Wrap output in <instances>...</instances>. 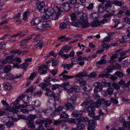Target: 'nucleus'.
Wrapping results in <instances>:
<instances>
[{"label":"nucleus","mask_w":130,"mask_h":130,"mask_svg":"<svg viewBox=\"0 0 130 130\" xmlns=\"http://www.w3.org/2000/svg\"><path fill=\"white\" fill-rule=\"evenodd\" d=\"M79 87L77 86H74L71 87L70 89L66 90L67 92L72 97L68 99L67 102L68 103H70L73 104L76 103V100L77 99V97L75 95H74L73 94L75 92L80 91Z\"/></svg>","instance_id":"f257e3e1"},{"label":"nucleus","mask_w":130,"mask_h":130,"mask_svg":"<svg viewBox=\"0 0 130 130\" xmlns=\"http://www.w3.org/2000/svg\"><path fill=\"white\" fill-rule=\"evenodd\" d=\"M29 97L27 95H22L19 96L17 99V100L15 101L14 104H17L20 101L21 99L23 100V101L24 103V105L26 106V107H25L26 108L28 106V108L30 111L33 110L34 109V107L31 105H26L28 102Z\"/></svg>","instance_id":"f03ea898"},{"label":"nucleus","mask_w":130,"mask_h":130,"mask_svg":"<svg viewBox=\"0 0 130 130\" xmlns=\"http://www.w3.org/2000/svg\"><path fill=\"white\" fill-rule=\"evenodd\" d=\"M71 19L72 20H80V21H82V20H88L87 15L83 13H73L70 15Z\"/></svg>","instance_id":"7ed1b4c3"},{"label":"nucleus","mask_w":130,"mask_h":130,"mask_svg":"<svg viewBox=\"0 0 130 130\" xmlns=\"http://www.w3.org/2000/svg\"><path fill=\"white\" fill-rule=\"evenodd\" d=\"M26 107V106L24 105H20L18 106H14L12 107H9V105L8 104L4 105L3 108L5 110H8L13 113H17L19 111L18 109H20L21 108H24Z\"/></svg>","instance_id":"20e7f679"},{"label":"nucleus","mask_w":130,"mask_h":130,"mask_svg":"<svg viewBox=\"0 0 130 130\" xmlns=\"http://www.w3.org/2000/svg\"><path fill=\"white\" fill-rule=\"evenodd\" d=\"M64 108V107L63 106H59L57 108H55L54 112L52 113V111L51 109L46 110L44 111V112L45 115L49 116L51 115L53 117H54L57 115H59L60 114V112L62 111Z\"/></svg>","instance_id":"39448f33"},{"label":"nucleus","mask_w":130,"mask_h":130,"mask_svg":"<svg viewBox=\"0 0 130 130\" xmlns=\"http://www.w3.org/2000/svg\"><path fill=\"white\" fill-rule=\"evenodd\" d=\"M90 121L88 118L84 117L79 118L71 119L69 120L68 121L72 123L77 124L81 122H88V124Z\"/></svg>","instance_id":"423d86ee"},{"label":"nucleus","mask_w":130,"mask_h":130,"mask_svg":"<svg viewBox=\"0 0 130 130\" xmlns=\"http://www.w3.org/2000/svg\"><path fill=\"white\" fill-rule=\"evenodd\" d=\"M101 102L99 101H97L96 103H94L91 104H89L87 107V110L89 112H92L95 110V108H98L101 105Z\"/></svg>","instance_id":"0eeeda50"},{"label":"nucleus","mask_w":130,"mask_h":130,"mask_svg":"<svg viewBox=\"0 0 130 130\" xmlns=\"http://www.w3.org/2000/svg\"><path fill=\"white\" fill-rule=\"evenodd\" d=\"M88 20H82V21H80L79 20L78 22H73L72 23V25L76 27H79L82 28L86 27L88 25Z\"/></svg>","instance_id":"6e6552de"},{"label":"nucleus","mask_w":130,"mask_h":130,"mask_svg":"<svg viewBox=\"0 0 130 130\" xmlns=\"http://www.w3.org/2000/svg\"><path fill=\"white\" fill-rule=\"evenodd\" d=\"M56 8V9L51 16L52 19L53 20H57L59 17L61 12H62L63 11V10L58 6H57Z\"/></svg>","instance_id":"1a4fd4ad"},{"label":"nucleus","mask_w":130,"mask_h":130,"mask_svg":"<svg viewBox=\"0 0 130 130\" xmlns=\"http://www.w3.org/2000/svg\"><path fill=\"white\" fill-rule=\"evenodd\" d=\"M124 12V11H120L117 14L115 15L114 18L113 19V21L115 22V25L113 27L116 28L118 26V25L120 21L119 19H117V18L118 17V18H121L122 14Z\"/></svg>","instance_id":"9d476101"},{"label":"nucleus","mask_w":130,"mask_h":130,"mask_svg":"<svg viewBox=\"0 0 130 130\" xmlns=\"http://www.w3.org/2000/svg\"><path fill=\"white\" fill-rule=\"evenodd\" d=\"M41 22V20L40 18H35L31 21L30 24L32 26H36Z\"/></svg>","instance_id":"9b49d317"},{"label":"nucleus","mask_w":130,"mask_h":130,"mask_svg":"<svg viewBox=\"0 0 130 130\" xmlns=\"http://www.w3.org/2000/svg\"><path fill=\"white\" fill-rule=\"evenodd\" d=\"M13 56L12 55H10L7 57L6 59L3 60L1 61V63L3 64H4L7 63H13V60L12 58Z\"/></svg>","instance_id":"f8f14e48"},{"label":"nucleus","mask_w":130,"mask_h":130,"mask_svg":"<svg viewBox=\"0 0 130 130\" xmlns=\"http://www.w3.org/2000/svg\"><path fill=\"white\" fill-rule=\"evenodd\" d=\"M119 51V50L116 51L115 52V54L111 56L110 59L109 61V63H112L116 61V59H117L118 56V53Z\"/></svg>","instance_id":"ddd939ff"},{"label":"nucleus","mask_w":130,"mask_h":130,"mask_svg":"<svg viewBox=\"0 0 130 130\" xmlns=\"http://www.w3.org/2000/svg\"><path fill=\"white\" fill-rule=\"evenodd\" d=\"M95 85H97L94 90V91L95 93L97 92L102 90L103 85L101 83L98 82H96L95 83Z\"/></svg>","instance_id":"4468645a"},{"label":"nucleus","mask_w":130,"mask_h":130,"mask_svg":"<svg viewBox=\"0 0 130 130\" xmlns=\"http://www.w3.org/2000/svg\"><path fill=\"white\" fill-rule=\"evenodd\" d=\"M96 124L95 121L94 120H90L88 123V130H95V125Z\"/></svg>","instance_id":"2eb2a0df"},{"label":"nucleus","mask_w":130,"mask_h":130,"mask_svg":"<svg viewBox=\"0 0 130 130\" xmlns=\"http://www.w3.org/2000/svg\"><path fill=\"white\" fill-rule=\"evenodd\" d=\"M12 59L13 60V62L14 61L17 62L16 63H14V64L12 67L13 68H19V64L22 62L20 58L19 57H17Z\"/></svg>","instance_id":"dca6fc26"},{"label":"nucleus","mask_w":130,"mask_h":130,"mask_svg":"<svg viewBox=\"0 0 130 130\" xmlns=\"http://www.w3.org/2000/svg\"><path fill=\"white\" fill-rule=\"evenodd\" d=\"M26 122L27 123V126L31 129H34L35 127L34 124V120H26Z\"/></svg>","instance_id":"f3484780"},{"label":"nucleus","mask_w":130,"mask_h":130,"mask_svg":"<svg viewBox=\"0 0 130 130\" xmlns=\"http://www.w3.org/2000/svg\"><path fill=\"white\" fill-rule=\"evenodd\" d=\"M63 106L64 107V108L66 110H73L74 109L72 104L70 103H68L67 101V103H65L63 105Z\"/></svg>","instance_id":"a211bd4d"},{"label":"nucleus","mask_w":130,"mask_h":130,"mask_svg":"<svg viewBox=\"0 0 130 130\" xmlns=\"http://www.w3.org/2000/svg\"><path fill=\"white\" fill-rule=\"evenodd\" d=\"M74 80L75 82L79 83L81 87H83L86 85V82L82 79L76 78Z\"/></svg>","instance_id":"6ab92c4d"},{"label":"nucleus","mask_w":130,"mask_h":130,"mask_svg":"<svg viewBox=\"0 0 130 130\" xmlns=\"http://www.w3.org/2000/svg\"><path fill=\"white\" fill-rule=\"evenodd\" d=\"M47 67L45 65L42 66L39 68V70L41 71V74H44L47 73Z\"/></svg>","instance_id":"aec40b11"},{"label":"nucleus","mask_w":130,"mask_h":130,"mask_svg":"<svg viewBox=\"0 0 130 130\" xmlns=\"http://www.w3.org/2000/svg\"><path fill=\"white\" fill-rule=\"evenodd\" d=\"M82 114V111H81L75 110L72 112L71 114V115L74 117H78L81 116Z\"/></svg>","instance_id":"412c9836"},{"label":"nucleus","mask_w":130,"mask_h":130,"mask_svg":"<svg viewBox=\"0 0 130 130\" xmlns=\"http://www.w3.org/2000/svg\"><path fill=\"white\" fill-rule=\"evenodd\" d=\"M114 89L111 88H109L106 91H104L103 94L104 96H106L108 94L111 95L113 94Z\"/></svg>","instance_id":"4be33fe9"},{"label":"nucleus","mask_w":130,"mask_h":130,"mask_svg":"<svg viewBox=\"0 0 130 130\" xmlns=\"http://www.w3.org/2000/svg\"><path fill=\"white\" fill-rule=\"evenodd\" d=\"M106 55H105L102 56V57L101 58V60L99 61L96 62V63L97 64L100 65H102L103 64L105 63L106 62V60L104 58L103 59L104 57H106Z\"/></svg>","instance_id":"5701e85b"},{"label":"nucleus","mask_w":130,"mask_h":130,"mask_svg":"<svg viewBox=\"0 0 130 130\" xmlns=\"http://www.w3.org/2000/svg\"><path fill=\"white\" fill-rule=\"evenodd\" d=\"M83 6L79 3H77L75 4L74 7V10L76 13H78V12L80 10V7Z\"/></svg>","instance_id":"b1692460"},{"label":"nucleus","mask_w":130,"mask_h":130,"mask_svg":"<svg viewBox=\"0 0 130 130\" xmlns=\"http://www.w3.org/2000/svg\"><path fill=\"white\" fill-rule=\"evenodd\" d=\"M101 24L100 22L97 20L91 22L90 24V25L92 27H97L100 25Z\"/></svg>","instance_id":"393cba45"},{"label":"nucleus","mask_w":130,"mask_h":130,"mask_svg":"<svg viewBox=\"0 0 130 130\" xmlns=\"http://www.w3.org/2000/svg\"><path fill=\"white\" fill-rule=\"evenodd\" d=\"M74 65L71 63V64H62L61 65L62 67L63 68V69H65L66 68L67 70H69L71 68H72Z\"/></svg>","instance_id":"a878e982"},{"label":"nucleus","mask_w":130,"mask_h":130,"mask_svg":"<svg viewBox=\"0 0 130 130\" xmlns=\"http://www.w3.org/2000/svg\"><path fill=\"white\" fill-rule=\"evenodd\" d=\"M44 29L46 27H50L52 25L51 22L49 21L46 22H43L42 23Z\"/></svg>","instance_id":"bb28decb"},{"label":"nucleus","mask_w":130,"mask_h":130,"mask_svg":"<svg viewBox=\"0 0 130 130\" xmlns=\"http://www.w3.org/2000/svg\"><path fill=\"white\" fill-rule=\"evenodd\" d=\"M62 6L64 9L66 11L69 10L71 8L70 4L67 2L63 4Z\"/></svg>","instance_id":"cd10ccee"},{"label":"nucleus","mask_w":130,"mask_h":130,"mask_svg":"<svg viewBox=\"0 0 130 130\" xmlns=\"http://www.w3.org/2000/svg\"><path fill=\"white\" fill-rule=\"evenodd\" d=\"M86 72H80L78 73L75 76V78L82 77L86 76Z\"/></svg>","instance_id":"c85d7f7f"},{"label":"nucleus","mask_w":130,"mask_h":130,"mask_svg":"<svg viewBox=\"0 0 130 130\" xmlns=\"http://www.w3.org/2000/svg\"><path fill=\"white\" fill-rule=\"evenodd\" d=\"M36 5L37 8L38 9L40 10L44 7L45 4L43 2L39 1L37 3Z\"/></svg>","instance_id":"c756f323"},{"label":"nucleus","mask_w":130,"mask_h":130,"mask_svg":"<svg viewBox=\"0 0 130 130\" xmlns=\"http://www.w3.org/2000/svg\"><path fill=\"white\" fill-rule=\"evenodd\" d=\"M5 89L8 91H11L12 89V87L11 85L9 83H7L5 85Z\"/></svg>","instance_id":"7c9ffc66"},{"label":"nucleus","mask_w":130,"mask_h":130,"mask_svg":"<svg viewBox=\"0 0 130 130\" xmlns=\"http://www.w3.org/2000/svg\"><path fill=\"white\" fill-rule=\"evenodd\" d=\"M30 12L28 10L25 12L23 14V20L26 21L27 19V16L30 15Z\"/></svg>","instance_id":"2f4dec72"},{"label":"nucleus","mask_w":130,"mask_h":130,"mask_svg":"<svg viewBox=\"0 0 130 130\" xmlns=\"http://www.w3.org/2000/svg\"><path fill=\"white\" fill-rule=\"evenodd\" d=\"M55 11L52 8H47L46 12V13L48 14V15L51 16L54 12Z\"/></svg>","instance_id":"473e14b6"},{"label":"nucleus","mask_w":130,"mask_h":130,"mask_svg":"<svg viewBox=\"0 0 130 130\" xmlns=\"http://www.w3.org/2000/svg\"><path fill=\"white\" fill-rule=\"evenodd\" d=\"M44 126L45 127H49L50 125L52 123V120L49 119L44 120Z\"/></svg>","instance_id":"72a5a7b5"},{"label":"nucleus","mask_w":130,"mask_h":130,"mask_svg":"<svg viewBox=\"0 0 130 130\" xmlns=\"http://www.w3.org/2000/svg\"><path fill=\"white\" fill-rule=\"evenodd\" d=\"M94 98L96 100H97V101L95 103H96L97 102V101H101V104L102 103H103V102L104 101V99H100V96L98 94H96L94 95Z\"/></svg>","instance_id":"f704fd0d"},{"label":"nucleus","mask_w":130,"mask_h":130,"mask_svg":"<svg viewBox=\"0 0 130 130\" xmlns=\"http://www.w3.org/2000/svg\"><path fill=\"white\" fill-rule=\"evenodd\" d=\"M130 85V80L127 82V83H125L123 86V89L125 90L128 91L129 89V86Z\"/></svg>","instance_id":"c9c22d12"},{"label":"nucleus","mask_w":130,"mask_h":130,"mask_svg":"<svg viewBox=\"0 0 130 130\" xmlns=\"http://www.w3.org/2000/svg\"><path fill=\"white\" fill-rule=\"evenodd\" d=\"M111 3V2L110 1H105L104 3H102L103 5V6H105V8H108L110 6V5Z\"/></svg>","instance_id":"e433bc0d"},{"label":"nucleus","mask_w":130,"mask_h":130,"mask_svg":"<svg viewBox=\"0 0 130 130\" xmlns=\"http://www.w3.org/2000/svg\"><path fill=\"white\" fill-rule=\"evenodd\" d=\"M12 66L10 65H7L3 69V71L5 73H7L11 70Z\"/></svg>","instance_id":"4c0bfd02"},{"label":"nucleus","mask_w":130,"mask_h":130,"mask_svg":"<svg viewBox=\"0 0 130 130\" xmlns=\"http://www.w3.org/2000/svg\"><path fill=\"white\" fill-rule=\"evenodd\" d=\"M105 10V8L104 7L103 5L102 4H100L98 7V11L99 12L102 13Z\"/></svg>","instance_id":"58836bf2"},{"label":"nucleus","mask_w":130,"mask_h":130,"mask_svg":"<svg viewBox=\"0 0 130 130\" xmlns=\"http://www.w3.org/2000/svg\"><path fill=\"white\" fill-rule=\"evenodd\" d=\"M94 103L93 101L92 100L90 101H85L81 104V105L82 106H88L89 104H91Z\"/></svg>","instance_id":"ea45409f"},{"label":"nucleus","mask_w":130,"mask_h":130,"mask_svg":"<svg viewBox=\"0 0 130 130\" xmlns=\"http://www.w3.org/2000/svg\"><path fill=\"white\" fill-rule=\"evenodd\" d=\"M74 77V76L69 75H63V77H61L60 79L62 80H66L68 79L73 78Z\"/></svg>","instance_id":"a19ab883"},{"label":"nucleus","mask_w":130,"mask_h":130,"mask_svg":"<svg viewBox=\"0 0 130 130\" xmlns=\"http://www.w3.org/2000/svg\"><path fill=\"white\" fill-rule=\"evenodd\" d=\"M43 47V43L42 42H40L38 43L37 44L34 46L33 48L35 49L36 48L39 47L40 49H41Z\"/></svg>","instance_id":"79ce46f5"},{"label":"nucleus","mask_w":130,"mask_h":130,"mask_svg":"<svg viewBox=\"0 0 130 130\" xmlns=\"http://www.w3.org/2000/svg\"><path fill=\"white\" fill-rule=\"evenodd\" d=\"M50 84H51V83H42L39 85V86L42 89H44L46 87L49 85Z\"/></svg>","instance_id":"37998d69"},{"label":"nucleus","mask_w":130,"mask_h":130,"mask_svg":"<svg viewBox=\"0 0 130 130\" xmlns=\"http://www.w3.org/2000/svg\"><path fill=\"white\" fill-rule=\"evenodd\" d=\"M60 116L62 118H67L69 117V115L65 112H62L60 114Z\"/></svg>","instance_id":"c03bdc74"},{"label":"nucleus","mask_w":130,"mask_h":130,"mask_svg":"<svg viewBox=\"0 0 130 130\" xmlns=\"http://www.w3.org/2000/svg\"><path fill=\"white\" fill-rule=\"evenodd\" d=\"M12 119L11 118H9L8 117H4L2 120V121L4 123L5 125L6 123L9 120Z\"/></svg>","instance_id":"a18cd8bd"},{"label":"nucleus","mask_w":130,"mask_h":130,"mask_svg":"<svg viewBox=\"0 0 130 130\" xmlns=\"http://www.w3.org/2000/svg\"><path fill=\"white\" fill-rule=\"evenodd\" d=\"M79 57H78V59L76 57H75L72 58L71 59L72 62L71 63L73 65H75L76 64V62L78 61H80V60L79 59Z\"/></svg>","instance_id":"49530a36"},{"label":"nucleus","mask_w":130,"mask_h":130,"mask_svg":"<svg viewBox=\"0 0 130 130\" xmlns=\"http://www.w3.org/2000/svg\"><path fill=\"white\" fill-rule=\"evenodd\" d=\"M45 123L44 120H41L40 119H37L35 122V123L37 125L43 124Z\"/></svg>","instance_id":"de8ad7c7"},{"label":"nucleus","mask_w":130,"mask_h":130,"mask_svg":"<svg viewBox=\"0 0 130 130\" xmlns=\"http://www.w3.org/2000/svg\"><path fill=\"white\" fill-rule=\"evenodd\" d=\"M35 86H31L26 90V91L27 92H32L35 90Z\"/></svg>","instance_id":"09e8293b"},{"label":"nucleus","mask_w":130,"mask_h":130,"mask_svg":"<svg viewBox=\"0 0 130 130\" xmlns=\"http://www.w3.org/2000/svg\"><path fill=\"white\" fill-rule=\"evenodd\" d=\"M71 47L70 46H65L62 47L61 49L62 51L63 52H66V51H68L71 50Z\"/></svg>","instance_id":"8fccbe9b"},{"label":"nucleus","mask_w":130,"mask_h":130,"mask_svg":"<svg viewBox=\"0 0 130 130\" xmlns=\"http://www.w3.org/2000/svg\"><path fill=\"white\" fill-rule=\"evenodd\" d=\"M32 104L33 105L35 106L36 107H39L40 106V103L39 101L37 100L33 101L32 103Z\"/></svg>","instance_id":"3c124183"},{"label":"nucleus","mask_w":130,"mask_h":130,"mask_svg":"<svg viewBox=\"0 0 130 130\" xmlns=\"http://www.w3.org/2000/svg\"><path fill=\"white\" fill-rule=\"evenodd\" d=\"M31 39V37H29L28 38L24 40H22L21 42V46H22L26 43H27L28 41L30 40Z\"/></svg>","instance_id":"603ef678"},{"label":"nucleus","mask_w":130,"mask_h":130,"mask_svg":"<svg viewBox=\"0 0 130 130\" xmlns=\"http://www.w3.org/2000/svg\"><path fill=\"white\" fill-rule=\"evenodd\" d=\"M99 17V15L98 14L96 13H92L90 16L91 18L93 19H97Z\"/></svg>","instance_id":"864d4df0"},{"label":"nucleus","mask_w":130,"mask_h":130,"mask_svg":"<svg viewBox=\"0 0 130 130\" xmlns=\"http://www.w3.org/2000/svg\"><path fill=\"white\" fill-rule=\"evenodd\" d=\"M40 36L39 35H38L35 36L34 39H32V41L34 42H37L40 41Z\"/></svg>","instance_id":"5fc2aeb1"},{"label":"nucleus","mask_w":130,"mask_h":130,"mask_svg":"<svg viewBox=\"0 0 130 130\" xmlns=\"http://www.w3.org/2000/svg\"><path fill=\"white\" fill-rule=\"evenodd\" d=\"M50 16L48 14L46 13V12H45V14L42 16L41 18L43 20H47L49 18Z\"/></svg>","instance_id":"6e6d98bb"},{"label":"nucleus","mask_w":130,"mask_h":130,"mask_svg":"<svg viewBox=\"0 0 130 130\" xmlns=\"http://www.w3.org/2000/svg\"><path fill=\"white\" fill-rule=\"evenodd\" d=\"M14 124V122L12 121H8L5 125L9 128L12 127Z\"/></svg>","instance_id":"4d7b16f0"},{"label":"nucleus","mask_w":130,"mask_h":130,"mask_svg":"<svg viewBox=\"0 0 130 130\" xmlns=\"http://www.w3.org/2000/svg\"><path fill=\"white\" fill-rule=\"evenodd\" d=\"M115 12V11L114 10H113L112 12V13H109L108 14L107 13L104 15L103 17L104 18H108L114 15Z\"/></svg>","instance_id":"13d9d810"},{"label":"nucleus","mask_w":130,"mask_h":130,"mask_svg":"<svg viewBox=\"0 0 130 130\" xmlns=\"http://www.w3.org/2000/svg\"><path fill=\"white\" fill-rule=\"evenodd\" d=\"M115 74L119 77H122L124 75V74L122 72L119 71L115 72Z\"/></svg>","instance_id":"bf43d9fd"},{"label":"nucleus","mask_w":130,"mask_h":130,"mask_svg":"<svg viewBox=\"0 0 130 130\" xmlns=\"http://www.w3.org/2000/svg\"><path fill=\"white\" fill-rule=\"evenodd\" d=\"M36 118V116L34 115H30L28 116V118L26 120L30 121L33 120V119H35Z\"/></svg>","instance_id":"052dcab7"},{"label":"nucleus","mask_w":130,"mask_h":130,"mask_svg":"<svg viewBox=\"0 0 130 130\" xmlns=\"http://www.w3.org/2000/svg\"><path fill=\"white\" fill-rule=\"evenodd\" d=\"M43 27V25L42 24L41 26H37V27L35 28V29L37 30L41 31H42L44 29Z\"/></svg>","instance_id":"680f3d73"},{"label":"nucleus","mask_w":130,"mask_h":130,"mask_svg":"<svg viewBox=\"0 0 130 130\" xmlns=\"http://www.w3.org/2000/svg\"><path fill=\"white\" fill-rule=\"evenodd\" d=\"M42 93L41 91L40 90L36 92H35L34 93V96L35 97L37 96H41Z\"/></svg>","instance_id":"e2e57ef3"},{"label":"nucleus","mask_w":130,"mask_h":130,"mask_svg":"<svg viewBox=\"0 0 130 130\" xmlns=\"http://www.w3.org/2000/svg\"><path fill=\"white\" fill-rule=\"evenodd\" d=\"M85 126L83 124L81 123L79 124L77 126V130H81L84 128Z\"/></svg>","instance_id":"0e129e2a"},{"label":"nucleus","mask_w":130,"mask_h":130,"mask_svg":"<svg viewBox=\"0 0 130 130\" xmlns=\"http://www.w3.org/2000/svg\"><path fill=\"white\" fill-rule=\"evenodd\" d=\"M67 26L66 23H61L60 24L59 28L61 29H64L66 28Z\"/></svg>","instance_id":"69168bd1"},{"label":"nucleus","mask_w":130,"mask_h":130,"mask_svg":"<svg viewBox=\"0 0 130 130\" xmlns=\"http://www.w3.org/2000/svg\"><path fill=\"white\" fill-rule=\"evenodd\" d=\"M28 65L27 63H23L21 64L20 66V67L23 69H26L27 68Z\"/></svg>","instance_id":"338daca9"},{"label":"nucleus","mask_w":130,"mask_h":130,"mask_svg":"<svg viewBox=\"0 0 130 130\" xmlns=\"http://www.w3.org/2000/svg\"><path fill=\"white\" fill-rule=\"evenodd\" d=\"M123 126L124 127H126L127 128L128 127H130V121H125L123 122Z\"/></svg>","instance_id":"774afa93"}]
</instances>
